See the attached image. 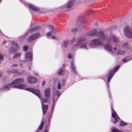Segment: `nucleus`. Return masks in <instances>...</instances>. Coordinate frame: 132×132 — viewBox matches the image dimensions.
Returning a JSON list of instances; mask_svg holds the SVG:
<instances>
[{"label": "nucleus", "mask_w": 132, "mask_h": 132, "mask_svg": "<svg viewBox=\"0 0 132 132\" xmlns=\"http://www.w3.org/2000/svg\"><path fill=\"white\" fill-rule=\"evenodd\" d=\"M98 35L102 39L106 41L108 44L105 45L104 49L106 51L110 52L112 55L116 54V51H113L112 47L111 44L112 42L115 43L119 42V39L115 35L112 34L110 31H100L98 32Z\"/></svg>", "instance_id": "1"}, {"label": "nucleus", "mask_w": 132, "mask_h": 132, "mask_svg": "<svg viewBox=\"0 0 132 132\" xmlns=\"http://www.w3.org/2000/svg\"><path fill=\"white\" fill-rule=\"evenodd\" d=\"M25 90L30 91L34 93L38 96L40 100L41 104L43 103H46L49 102L50 100V97L48 96H44V98L41 99L40 97V91L39 90H35V89L30 88H26Z\"/></svg>", "instance_id": "2"}, {"label": "nucleus", "mask_w": 132, "mask_h": 132, "mask_svg": "<svg viewBox=\"0 0 132 132\" xmlns=\"http://www.w3.org/2000/svg\"><path fill=\"white\" fill-rule=\"evenodd\" d=\"M26 86L23 84H19L17 85L13 86L11 83L4 85L2 87L3 90L7 91L10 90L9 87L13 88H18L20 89H23V88L26 87Z\"/></svg>", "instance_id": "3"}, {"label": "nucleus", "mask_w": 132, "mask_h": 132, "mask_svg": "<svg viewBox=\"0 0 132 132\" xmlns=\"http://www.w3.org/2000/svg\"><path fill=\"white\" fill-rule=\"evenodd\" d=\"M124 33L127 37L130 38L132 37L131 31L130 27L129 26H127L125 27L124 30Z\"/></svg>", "instance_id": "4"}, {"label": "nucleus", "mask_w": 132, "mask_h": 132, "mask_svg": "<svg viewBox=\"0 0 132 132\" xmlns=\"http://www.w3.org/2000/svg\"><path fill=\"white\" fill-rule=\"evenodd\" d=\"M86 40V38L84 37H79L77 40V43L75 44L73 46L72 48L74 50H76V49L75 48L76 47L82 44L83 42L85 41Z\"/></svg>", "instance_id": "5"}, {"label": "nucleus", "mask_w": 132, "mask_h": 132, "mask_svg": "<svg viewBox=\"0 0 132 132\" xmlns=\"http://www.w3.org/2000/svg\"><path fill=\"white\" fill-rule=\"evenodd\" d=\"M119 67L120 65L117 66L113 70H111L110 71L107 80L108 83L110 82V80L112 78L113 76L114 75L115 73L119 69Z\"/></svg>", "instance_id": "6"}, {"label": "nucleus", "mask_w": 132, "mask_h": 132, "mask_svg": "<svg viewBox=\"0 0 132 132\" xmlns=\"http://www.w3.org/2000/svg\"><path fill=\"white\" fill-rule=\"evenodd\" d=\"M102 43V41L100 39H96L92 40L90 43L92 47L98 46Z\"/></svg>", "instance_id": "7"}, {"label": "nucleus", "mask_w": 132, "mask_h": 132, "mask_svg": "<svg viewBox=\"0 0 132 132\" xmlns=\"http://www.w3.org/2000/svg\"><path fill=\"white\" fill-rule=\"evenodd\" d=\"M111 110L113 112H112V116L114 118L115 120V121H113V122L114 123L116 124V122L120 120V118L112 108H111Z\"/></svg>", "instance_id": "8"}, {"label": "nucleus", "mask_w": 132, "mask_h": 132, "mask_svg": "<svg viewBox=\"0 0 132 132\" xmlns=\"http://www.w3.org/2000/svg\"><path fill=\"white\" fill-rule=\"evenodd\" d=\"M40 35V34L38 33L34 34L30 36L28 39V41L29 42H30L36 39Z\"/></svg>", "instance_id": "9"}, {"label": "nucleus", "mask_w": 132, "mask_h": 132, "mask_svg": "<svg viewBox=\"0 0 132 132\" xmlns=\"http://www.w3.org/2000/svg\"><path fill=\"white\" fill-rule=\"evenodd\" d=\"M18 47V45L17 43L14 44L11 46L9 50V53H12L16 51Z\"/></svg>", "instance_id": "10"}, {"label": "nucleus", "mask_w": 132, "mask_h": 132, "mask_svg": "<svg viewBox=\"0 0 132 132\" xmlns=\"http://www.w3.org/2000/svg\"><path fill=\"white\" fill-rule=\"evenodd\" d=\"M25 60L27 61H31L32 60V54L31 52L27 53L25 56Z\"/></svg>", "instance_id": "11"}, {"label": "nucleus", "mask_w": 132, "mask_h": 132, "mask_svg": "<svg viewBox=\"0 0 132 132\" xmlns=\"http://www.w3.org/2000/svg\"><path fill=\"white\" fill-rule=\"evenodd\" d=\"M28 81L31 84H34L36 83L38 81L37 79L32 77L29 76L27 78Z\"/></svg>", "instance_id": "12"}, {"label": "nucleus", "mask_w": 132, "mask_h": 132, "mask_svg": "<svg viewBox=\"0 0 132 132\" xmlns=\"http://www.w3.org/2000/svg\"><path fill=\"white\" fill-rule=\"evenodd\" d=\"M97 31L95 29H93L88 32L86 34L88 36H92L96 35L97 34Z\"/></svg>", "instance_id": "13"}, {"label": "nucleus", "mask_w": 132, "mask_h": 132, "mask_svg": "<svg viewBox=\"0 0 132 132\" xmlns=\"http://www.w3.org/2000/svg\"><path fill=\"white\" fill-rule=\"evenodd\" d=\"M24 80L22 78H19L16 79L14 80L11 83L12 84V85H13L17 84L19 83H22L24 82Z\"/></svg>", "instance_id": "14"}, {"label": "nucleus", "mask_w": 132, "mask_h": 132, "mask_svg": "<svg viewBox=\"0 0 132 132\" xmlns=\"http://www.w3.org/2000/svg\"><path fill=\"white\" fill-rule=\"evenodd\" d=\"M28 6L31 9L35 11H37L39 10V8L36 6L32 4H28Z\"/></svg>", "instance_id": "15"}, {"label": "nucleus", "mask_w": 132, "mask_h": 132, "mask_svg": "<svg viewBox=\"0 0 132 132\" xmlns=\"http://www.w3.org/2000/svg\"><path fill=\"white\" fill-rule=\"evenodd\" d=\"M51 89L49 88H47L45 90L44 96L50 97Z\"/></svg>", "instance_id": "16"}, {"label": "nucleus", "mask_w": 132, "mask_h": 132, "mask_svg": "<svg viewBox=\"0 0 132 132\" xmlns=\"http://www.w3.org/2000/svg\"><path fill=\"white\" fill-rule=\"evenodd\" d=\"M41 104L43 113V114H45L46 113V111L48 109V106L47 105L43 104L42 103V104Z\"/></svg>", "instance_id": "17"}, {"label": "nucleus", "mask_w": 132, "mask_h": 132, "mask_svg": "<svg viewBox=\"0 0 132 132\" xmlns=\"http://www.w3.org/2000/svg\"><path fill=\"white\" fill-rule=\"evenodd\" d=\"M54 92H55L57 96V97L56 98V100H55V98H54V97L53 96V98L54 99L55 101V102L54 103V105H55L56 101L58 99L59 96L60 95L61 93L59 91L57 90H55V91H54Z\"/></svg>", "instance_id": "18"}, {"label": "nucleus", "mask_w": 132, "mask_h": 132, "mask_svg": "<svg viewBox=\"0 0 132 132\" xmlns=\"http://www.w3.org/2000/svg\"><path fill=\"white\" fill-rule=\"evenodd\" d=\"M67 7L68 9L71 7L74 4L73 2V1H68L67 4Z\"/></svg>", "instance_id": "19"}, {"label": "nucleus", "mask_w": 132, "mask_h": 132, "mask_svg": "<svg viewBox=\"0 0 132 132\" xmlns=\"http://www.w3.org/2000/svg\"><path fill=\"white\" fill-rule=\"evenodd\" d=\"M84 20V19L82 17H80L77 19V22L78 24H80L82 23V21Z\"/></svg>", "instance_id": "20"}, {"label": "nucleus", "mask_w": 132, "mask_h": 132, "mask_svg": "<svg viewBox=\"0 0 132 132\" xmlns=\"http://www.w3.org/2000/svg\"><path fill=\"white\" fill-rule=\"evenodd\" d=\"M55 102V100H54V99L53 98V105H52V110L51 111V114H49V115L48 117V119H51L52 117V114H53V109H54V106L55 105L54 103Z\"/></svg>", "instance_id": "21"}, {"label": "nucleus", "mask_w": 132, "mask_h": 132, "mask_svg": "<svg viewBox=\"0 0 132 132\" xmlns=\"http://www.w3.org/2000/svg\"><path fill=\"white\" fill-rule=\"evenodd\" d=\"M41 29V28L39 26H37L35 27L32 29H30L29 30V31L31 32H33L37 30H40Z\"/></svg>", "instance_id": "22"}, {"label": "nucleus", "mask_w": 132, "mask_h": 132, "mask_svg": "<svg viewBox=\"0 0 132 132\" xmlns=\"http://www.w3.org/2000/svg\"><path fill=\"white\" fill-rule=\"evenodd\" d=\"M122 47L123 48H127L128 51H130V50H131V51L132 50V49H131L130 48L129 46L128 45L127 43H124L122 46Z\"/></svg>", "instance_id": "23"}, {"label": "nucleus", "mask_w": 132, "mask_h": 132, "mask_svg": "<svg viewBox=\"0 0 132 132\" xmlns=\"http://www.w3.org/2000/svg\"><path fill=\"white\" fill-rule=\"evenodd\" d=\"M60 9L62 11H66L68 9L67 7V5L65 4L60 7Z\"/></svg>", "instance_id": "24"}, {"label": "nucleus", "mask_w": 132, "mask_h": 132, "mask_svg": "<svg viewBox=\"0 0 132 132\" xmlns=\"http://www.w3.org/2000/svg\"><path fill=\"white\" fill-rule=\"evenodd\" d=\"M71 70L72 72L74 74H76V70L75 69V67L74 65L73 64V63L72 62L71 64Z\"/></svg>", "instance_id": "25"}, {"label": "nucleus", "mask_w": 132, "mask_h": 132, "mask_svg": "<svg viewBox=\"0 0 132 132\" xmlns=\"http://www.w3.org/2000/svg\"><path fill=\"white\" fill-rule=\"evenodd\" d=\"M111 131L112 132H122L121 130H119L118 129H116L114 127H112Z\"/></svg>", "instance_id": "26"}, {"label": "nucleus", "mask_w": 132, "mask_h": 132, "mask_svg": "<svg viewBox=\"0 0 132 132\" xmlns=\"http://www.w3.org/2000/svg\"><path fill=\"white\" fill-rule=\"evenodd\" d=\"M125 51L119 50L117 51V54L118 55H122L125 53Z\"/></svg>", "instance_id": "27"}, {"label": "nucleus", "mask_w": 132, "mask_h": 132, "mask_svg": "<svg viewBox=\"0 0 132 132\" xmlns=\"http://www.w3.org/2000/svg\"><path fill=\"white\" fill-rule=\"evenodd\" d=\"M68 40L67 39L64 40L63 43V47L66 48L68 46Z\"/></svg>", "instance_id": "28"}, {"label": "nucleus", "mask_w": 132, "mask_h": 132, "mask_svg": "<svg viewBox=\"0 0 132 132\" xmlns=\"http://www.w3.org/2000/svg\"><path fill=\"white\" fill-rule=\"evenodd\" d=\"M21 55V53L20 52H17L15 53L14 55L13 58L20 57Z\"/></svg>", "instance_id": "29"}, {"label": "nucleus", "mask_w": 132, "mask_h": 132, "mask_svg": "<svg viewBox=\"0 0 132 132\" xmlns=\"http://www.w3.org/2000/svg\"><path fill=\"white\" fill-rule=\"evenodd\" d=\"M50 26L51 28V30L53 34H56V31L55 28L52 25H50Z\"/></svg>", "instance_id": "30"}, {"label": "nucleus", "mask_w": 132, "mask_h": 132, "mask_svg": "<svg viewBox=\"0 0 132 132\" xmlns=\"http://www.w3.org/2000/svg\"><path fill=\"white\" fill-rule=\"evenodd\" d=\"M4 55L2 53H0V62L3 61L4 60L3 57Z\"/></svg>", "instance_id": "31"}, {"label": "nucleus", "mask_w": 132, "mask_h": 132, "mask_svg": "<svg viewBox=\"0 0 132 132\" xmlns=\"http://www.w3.org/2000/svg\"><path fill=\"white\" fill-rule=\"evenodd\" d=\"M127 125L126 122H125L123 121H121L120 122V126H125Z\"/></svg>", "instance_id": "32"}, {"label": "nucleus", "mask_w": 132, "mask_h": 132, "mask_svg": "<svg viewBox=\"0 0 132 132\" xmlns=\"http://www.w3.org/2000/svg\"><path fill=\"white\" fill-rule=\"evenodd\" d=\"M76 37H73L71 38L70 40V42L71 43H73L75 40Z\"/></svg>", "instance_id": "33"}, {"label": "nucleus", "mask_w": 132, "mask_h": 132, "mask_svg": "<svg viewBox=\"0 0 132 132\" xmlns=\"http://www.w3.org/2000/svg\"><path fill=\"white\" fill-rule=\"evenodd\" d=\"M77 31V29L76 28H73L71 30V31L74 33H75Z\"/></svg>", "instance_id": "34"}, {"label": "nucleus", "mask_w": 132, "mask_h": 132, "mask_svg": "<svg viewBox=\"0 0 132 132\" xmlns=\"http://www.w3.org/2000/svg\"><path fill=\"white\" fill-rule=\"evenodd\" d=\"M44 123L43 122H42L41 123L40 125L39 126V129L40 130H41L42 129L44 125Z\"/></svg>", "instance_id": "35"}, {"label": "nucleus", "mask_w": 132, "mask_h": 132, "mask_svg": "<svg viewBox=\"0 0 132 132\" xmlns=\"http://www.w3.org/2000/svg\"><path fill=\"white\" fill-rule=\"evenodd\" d=\"M80 48L85 50H87L88 49L87 47L85 45L81 46Z\"/></svg>", "instance_id": "36"}, {"label": "nucleus", "mask_w": 132, "mask_h": 132, "mask_svg": "<svg viewBox=\"0 0 132 132\" xmlns=\"http://www.w3.org/2000/svg\"><path fill=\"white\" fill-rule=\"evenodd\" d=\"M61 86L60 83L59 82L58 83L57 85V88L58 89H61Z\"/></svg>", "instance_id": "37"}, {"label": "nucleus", "mask_w": 132, "mask_h": 132, "mask_svg": "<svg viewBox=\"0 0 132 132\" xmlns=\"http://www.w3.org/2000/svg\"><path fill=\"white\" fill-rule=\"evenodd\" d=\"M67 56L68 58L69 59H71L72 57V54L70 53H68Z\"/></svg>", "instance_id": "38"}, {"label": "nucleus", "mask_w": 132, "mask_h": 132, "mask_svg": "<svg viewBox=\"0 0 132 132\" xmlns=\"http://www.w3.org/2000/svg\"><path fill=\"white\" fill-rule=\"evenodd\" d=\"M52 35V33L50 31L49 32H48V33H47V35L48 36H51Z\"/></svg>", "instance_id": "39"}, {"label": "nucleus", "mask_w": 132, "mask_h": 132, "mask_svg": "<svg viewBox=\"0 0 132 132\" xmlns=\"http://www.w3.org/2000/svg\"><path fill=\"white\" fill-rule=\"evenodd\" d=\"M65 80L64 79H63L62 81V84L63 86H64L65 85Z\"/></svg>", "instance_id": "40"}, {"label": "nucleus", "mask_w": 132, "mask_h": 132, "mask_svg": "<svg viewBox=\"0 0 132 132\" xmlns=\"http://www.w3.org/2000/svg\"><path fill=\"white\" fill-rule=\"evenodd\" d=\"M28 48L25 46H24L23 47V49L24 51H26L27 49Z\"/></svg>", "instance_id": "41"}, {"label": "nucleus", "mask_w": 132, "mask_h": 132, "mask_svg": "<svg viewBox=\"0 0 132 132\" xmlns=\"http://www.w3.org/2000/svg\"><path fill=\"white\" fill-rule=\"evenodd\" d=\"M129 61V60H127V59H124L123 60V62H128V61Z\"/></svg>", "instance_id": "42"}, {"label": "nucleus", "mask_w": 132, "mask_h": 132, "mask_svg": "<svg viewBox=\"0 0 132 132\" xmlns=\"http://www.w3.org/2000/svg\"><path fill=\"white\" fill-rule=\"evenodd\" d=\"M45 81H44L42 83V86H44V84H45Z\"/></svg>", "instance_id": "43"}, {"label": "nucleus", "mask_w": 132, "mask_h": 132, "mask_svg": "<svg viewBox=\"0 0 132 132\" xmlns=\"http://www.w3.org/2000/svg\"><path fill=\"white\" fill-rule=\"evenodd\" d=\"M53 39H56V38L54 36H53L51 37Z\"/></svg>", "instance_id": "44"}, {"label": "nucleus", "mask_w": 132, "mask_h": 132, "mask_svg": "<svg viewBox=\"0 0 132 132\" xmlns=\"http://www.w3.org/2000/svg\"><path fill=\"white\" fill-rule=\"evenodd\" d=\"M62 70L63 69L62 68H61L59 69V71L60 72H62Z\"/></svg>", "instance_id": "45"}, {"label": "nucleus", "mask_w": 132, "mask_h": 132, "mask_svg": "<svg viewBox=\"0 0 132 132\" xmlns=\"http://www.w3.org/2000/svg\"><path fill=\"white\" fill-rule=\"evenodd\" d=\"M18 66V65L17 64H13L12 65L13 66L15 67H17Z\"/></svg>", "instance_id": "46"}, {"label": "nucleus", "mask_w": 132, "mask_h": 132, "mask_svg": "<svg viewBox=\"0 0 132 132\" xmlns=\"http://www.w3.org/2000/svg\"><path fill=\"white\" fill-rule=\"evenodd\" d=\"M58 74L59 75H61L62 74V72H60L59 71H58Z\"/></svg>", "instance_id": "47"}, {"label": "nucleus", "mask_w": 132, "mask_h": 132, "mask_svg": "<svg viewBox=\"0 0 132 132\" xmlns=\"http://www.w3.org/2000/svg\"><path fill=\"white\" fill-rule=\"evenodd\" d=\"M15 73H16V74H18V75H20V74H21V73H20V72H19V73H18V72H17V71H15Z\"/></svg>", "instance_id": "48"}, {"label": "nucleus", "mask_w": 132, "mask_h": 132, "mask_svg": "<svg viewBox=\"0 0 132 132\" xmlns=\"http://www.w3.org/2000/svg\"><path fill=\"white\" fill-rule=\"evenodd\" d=\"M117 49V48L116 47H114L113 48V50H116Z\"/></svg>", "instance_id": "49"}, {"label": "nucleus", "mask_w": 132, "mask_h": 132, "mask_svg": "<svg viewBox=\"0 0 132 132\" xmlns=\"http://www.w3.org/2000/svg\"><path fill=\"white\" fill-rule=\"evenodd\" d=\"M98 24V23L97 22L96 23H95V26H97V24Z\"/></svg>", "instance_id": "50"}, {"label": "nucleus", "mask_w": 132, "mask_h": 132, "mask_svg": "<svg viewBox=\"0 0 132 132\" xmlns=\"http://www.w3.org/2000/svg\"><path fill=\"white\" fill-rule=\"evenodd\" d=\"M28 70H31V68H30V67H29L28 68Z\"/></svg>", "instance_id": "51"}, {"label": "nucleus", "mask_w": 132, "mask_h": 132, "mask_svg": "<svg viewBox=\"0 0 132 132\" xmlns=\"http://www.w3.org/2000/svg\"><path fill=\"white\" fill-rule=\"evenodd\" d=\"M2 73L1 72H0V77L2 76Z\"/></svg>", "instance_id": "52"}, {"label": "nucleus", "mask_w": 132, "mask_h": 132, "mask_svg": "<svg viewBox=\"0 0 132 132\" xmlns=\"http://www.w3.org/2000/svg\"><path fill=\"white\" fill-rule=\"evenodd\" d=\"M20 67H22V64H20Z\"/></svg>", "instance_id": "53"}, {"label": "nucleus", "mask_w": 132, "mask_h": 132, "mask_svg": "<svg viewBox=\"0 0 132 132\" xmlns=\"http://www.w3.org/2000/svg\"><path fill=\"white\" fill-rule=\"evenodd\" d=\"M6 42V41L5 40L3 42V44H4Z\"/></svg>", "instance_id": "54"}, {"label": "nucleus", "mask_w": 132, "mask_h": 132, "mask_svg": "<svg viewBox=\"0 0 132 132\" xmlns=\"http://www.w3.org/2000/svg\"><path fill=\"white\" fill-rule=\"evenodd\" d=\"M44 132H48V131L46 130H45Z\"/></svg>", "instance_id": "55"}, {"label": "nucleus", "mask_w": 132, "mask_h": 132, "mask_svg": "<svg viewBox=\"0 0 132 132\" xmlns=\"http://www.w3.org/2000/svg\"><path fill=\"white\" fill-rule=\"evenodd\" d=\"M64 66H65V64H63V67H64Z\"/></svg>", "instance_id": "56"}, {"label": "nucleus", "mask_w": 132, "mask_h": 132, "mask_svg": "<svg viewBox=\"0 0 132 132\" xmlns=\"http://www.w3.org/2000/svg\"><path fill=\"white\" fill-rule=\"evenodd\" d=\"M131 27L132 28V23H131Z\"/></svg>", "instance_id": "57"}, {"label": "nucleus", "mask_w": 132, "mask_h": 132, "mask_svg": "<svg viewBox=\"0 0 132 132\" xmlns=\"http://www.w3.org/2000/svg\"><path fill=\"white\" fill-rule=\"evenodd\" d=\"M107 86L108 87H109L108 86V85H107Z\"/></svg>", "instance_id": "58"}]
</instances>
